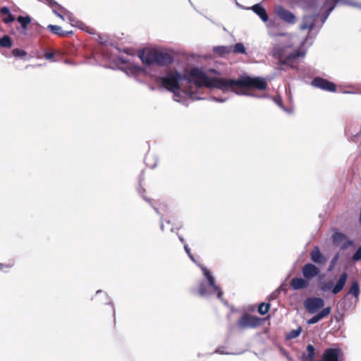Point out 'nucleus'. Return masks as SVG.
<instances>
[{"mask_svg": "<svg viewBox=\"0 0 361 361\" xmlns=\"http://www.w3.org/2000/svg\"><path fill=\"white\" fill-rule=\"evenodd\" d=\"M49 5L52 7V8L54 7H56L57 8H59V11L63 10V8L61 6H60L59 4H57L56 1L53 0H50Z\"/></svg>", "mask_w": 361, "mask_h": 361, "instance_id": "obj_37", "label": "nucleus"}, {"mask_svg": "<svg viewBox=\"0 0 361 361\" xmlns=\"http://www.w3.org/2000/svg\"><path fill=\"white\" fill-rule=\"evenodd\" d=\"M310 258L312 262L317 264H323L326 262V259L322 254L318 246H314L311 250Z\"/></svg>", "mask_w": 361, "mask_h": 361, "instance_id": "obj_14", "label": "nucleus"}, {"mask_svg": "<svg viewBox=\"0 0 361 361\" xmlns=\"http://www.w3.org/2000/svg\"><path fill=\"white\" fill-rule=\"evenodd\" d=\"M161 228L162 231H164V225L163 224H161Z\"/></svg>", "mask_w": 361, "mask_h": 361, "instance_id": "obj_43", "label": "nucleus"}, {"mask_svg": "<svg viewBox=\"0 0 361 361\" xmlns=\"http://www.w3.org/2000/svg\"><path fill=\"white\" fill-rule=\"evenodd\" d=\"M203 271H204V274L206 276V278L207 279V280L209 279V277L213 276L212 274H211V272L209 270H207V269H204Z\"/></svg>", "mask_w": 361, "mask_h": 361, "instance_id": "obj_40", "label": "nucleus"}, {"mask_svg": "<svg viewBox=\"0 0 361 361\" xmlns=\"http://www.w3.org/2000/svg\"><path fill=\"white\" fill-rule=\"evenodd\" d=\"M12 44L13 42L10 36L6 35L0 38V47L3 48H11Z\"/></svg>", "mask_w": 361, "mask_h": 361, "instance_id": "obj_25", "label": "nucleus"}, {"mask_svg": "<svg viewBox=\"0 0 361 361\" xmlns=\"http://www.w3.org/2000/svg\"><path fill=\"white\" fill-rule=\"evenodd\" d=\"M270 310V304L266 302H262L258 306V312L262 314H266Z\"/></svg>", "mask_w": 361, "mask_h": 361, "instance_id": "obj_27", "label": "nucleus"}, {"mask_svg": "<svg viewBox=\"0 0 361 361\" xmlns=\"http://www.w3.org/2000/svg\"><path fill=\"white\" fill-rule=\"evenodd\" d=\"M302 331V328L298 327L297 329L291 330L287 335V338L293 339L298 337Z\"/></svg>", "mask_w": 361, "mask_h": 361, "instance_id": "obj_29", "label": "nucleus"}, {"mask_svg": "<svg viewBox=\"0 0 361 361\" xmlns=\"http://www.w3.org/2000/svg\"><path fill=\"white\" fill-rule=\"evenodd\" d=\"M274 13L280 19L288 24L293 25L296 22L295 16L282 6H276Z\"/></svg>", "mask_w": 361, "mask_h": 361, "instance_id": "obj_8", "label": "nucleus"}, {"mask_svg": "<svg viewBox=\"0 0 361 361\" xmlns=\"http://www.w3.org/2000/svg\"><path fill=\"white\" fill-rule=\"evenodd\" d=\"M252 11L259 16V18L264 21L266 22L268 20V15L264 8H263L259 4H255L252 6Z\"/></svg>", "mask_w": 361, "mask_h": 361, "instance_id": "obj_20", "label": "nucleus"}, {"mask_svg": "<svg viewBox=\"0 0 361 361\" xmlns=\"http://www.w3.org/2000/svg\"><path fill=\"white\" fill-rule=\"evenodd\" d=\"M348 279V274L346 272H343L341 274L336 284L333 287V281H329L323 283L321 286V290L326 292L332 288L331 292L334 294H337L340 293L343 287L345 286L346 281Z\"/></svg>", "mask_w": 361, "mask_h": 361, "instance_id": "obj_6", "label": "nucleus"}, {"mask_svg": "<svg viewBox=\"0 0 361 361\" xmlns=\"http://www.w3.org/2000/svg\"><path fill=\"white\" fill-rule=\"evenodd\" d=\"M309 285V281L305 278L294 277L290 282V287L295 290L307 288Z\"/></svg>", "mask_w": 361, "mask_h": 361, "instance_id": "obj_12", "label": "nucleus"}, {"mask_svg": "<svg viewBox=\"0 0 361 361\" xmlns=\"http://www.w3.org/2000/svg\"><path fill=\"white\" fill-rule=\"evenodd\" d=\"M208 283H209V286H211L214 289V290L217 293L218 298L221 299L222 297L223 293H222L221 290L220 289V288L216 285L215 279H214V276L209 277Z\"/></svg>", "mask_w": 361, "mask_h": 361, "instance_id": "obj_23", "label": "nucleus"}, {"mask_svg": "<svg viewBox=\"0 0 361 361\" xmlns=\"http://www.w3.org/2000/svg\"><path fill=\"white\" fill-rule=\"evenodd\" d=\"M315 358V348L314 347L309 344L306 348V352L302 355L301 361H314Z\"/></svg>", "mask_w": 361, "mask_h": 361, "instance_id": "obj_17", "label": "nucleus"}, {"mask_svg": "<svg viewBox=\"0 0 361 361\" xmlns=\"http://www.w3.org/2000/svg\"><path fill=\"white\" fill-rule=\"evenodd\" d=\"M343 356L341 349L338 348H329L323 353L322 361H341Z\"/></svg>", "mask_w": 361, "mask_h": 361, "instance_id": "obj_10", "label": "nucleus"}, {"mask_svg": "<svg viewBox=\"0 0 361 361\" xmlns=\"http://www.w3.org/2000/svg\"><path fill=\"white\" fill-rule=\"evenodd\" d=\"M272 55L274 57L279 60V63L280 66H284V64H282V62L284 61V59L286 56L284 54V47L280 46L275 47L273 49Z\"/></svg>", "mask_w": 361, "mask_h": 361, "instance_id": "obj_19", "label": "nucleus"}, {"mask_svg": "<svg viewBox=\"0 0 361 361\" xmlns=\"http://www.w3.org/2000/svg\"><path fill=\"white\" fill-rule=\"evenodd\" d=\"M53 11L57 16H59V18H61L63 20V17L61 13H63L64 11V9L63 11H59V8H57L56 7H54Z\"/></svg>", "mask_w": 361, "mask_h": 361, "instance_id": "obj_38", "label": "nucleus"}, {"mask_svg": "<svg viewBox=\"0 0 361 361\" xmlns=\"http://www.w3.org/2000/svg\"><path fill=\"white\" fill-rule=\"evenodd\" d=\"M319 321H320V319L318 318V316L315 314L307 321V323L309 324H314L317 323Z\"/></svg>", "mask_w": 361, "mask_h": 361, "instance_id": "obj_36", "label": "nucleus"}, {"mask_svg": "<svg viewBox=\"0 0 361 361\" xmlns=\"http://www.w3.org/2000/svg\"><path fill=\"white\" fill-rule=\"evenodd\" d=\"M345 240V243H343L341 246V250H345L349 246L353 245L352 240H347V237L345 234L339 232H336L333 235V242L334 243H341L343 241Z\"/></svg>", "mask_w": 361, "mask_h": 361, "instance_id": "obj_13", "label": "nucleus"}, {"mask_svg": "<svg viewBox=\"0 0 361 361\" xmlns=\"http://www.w3.org/2000/svg\"><path fill=\"white\" fill-rule=\"evenodd\" d=\"M231 51L235 54H245V47L242 43H236L232 47Z\"/></svg>", "mask_w": 361, "mask_h": 361, "instance_id": "obj_26", "label": "nucleus"}, {"mask_svg": "<svg viewBox=\"0 0 361 361\" xmlns=\"http://www.w3.org/2000/svg\"><path fill=\"white\" fill-rule=\"evenodd\" d=\"M338 259H339V253H336L331 261V265H330L329 270H331L336 264Z\"/></svg>", "mask_w": 361, "mask_h": 361, "instance_id": "obj_34", "label": "nucleus"}, {"mask_svg": "<svg viewBox=\"0 0 361 361\" xmlns=\"http://www.w3.org/2000/svg\"><path fill=\"white\" fill-rule=\"evenodd\" d=\"M311 84L312 86L327 92H334L336 91V85L326 79L320 77L314 78Z\"/></svg>", "mask_w": 361, "mask_h": 361, "instance_id": "obj_9", "label": "nucleus"}, {"mask_svg": "<svg viewBox=\"0 0 361 361\" xmlns=\"http://www.w3.org/2000/svg\"><path fill=\"white\" fill-rule=\"evenodd\" d=\"M143 198H144V200H147V201H148V202H150V200H148V199H147L145 197H143Z\"/></svg>", "mask_w": 361, "mask_h": 361, "instance_id": "obj_44", "label": "nucleus"}, {"mask_svg": "<svg viewBox=\"0 0 361 361\" xmlns=\"http://www.w3.org/2000/svg\"><path fill=\"white\" fill-rule=\"evenodd\" d=\"M331 311V307H326L325 308H323L321 312H319L317 315L318 316V318L321 320L324 317H326Z\"/></svg>", "mask_w": 361, "mask_h": 361, "instance_id": "obj_32", "label": "nucleus"}, {"mask_svg": "<svg viewBox=\"0 0 361 361\" xmlns=\"http://www.w3.org/2000/svg\"><path fill=\"white\" fill-rule=\"evenodd\" d=\"M267 82L265 78L260 77L245 76L240 79H228V91L234 92L238 94H243V89H256L258 90H266L267 89ZM244 94H249L243 92Z\"/></svg>", "mask_w": 361, "mask_h": 361, "instance_id": "obj_1", "label": "nucleus"}, {"mask_svg": "<svg viewBox=\"0 0 361 361\" xmlns=\"http://www.w3.org/2000/svg\"><path fill=\"white\" fill-rule=\"evenodd\" d=\"M179 239H180V240L183 243H185V240H184V239H183V237L179 236Z\"/></svg>", "mask_w": 361, "mask_h": 361, "instance_id": "obj_41", "label": "nucleus"}, {"mask_svg": "<svg viewBox=\"0 0 361 361\" xmlns=\"http://www.w3.org/2000/svg\"><path fill=\"white\" fill-rule=\"evenodd\" d=\"M0 15L4 16L2 21L5 24H8L15 20V16L11 13L10 10L6 6H3L0 8Z\"/></svg>", "mask_w": 361, "mask_h": 361, "instance_id": "obj_18", "label": "nucleus"}, {"mask_svg": "<svg viewBox=\"0 0 361 361\" xmlns=\"http://www.w3.org/2000/svg\"><path fill=\"white\" fill-rule=\"evenodd\" d=\"M55 53L54 51L47 52L44 54V57L47 60H52L54 57Z\"/></svg>", "mask_w": 361, "mask_h": 361, "instance_id": "obj_39", "label": "nucleus"}, {"mask_svg": "<svg viewBox=\"0 0 361 361\" xmlns=\"http://www.w3.org/2000/svg\"><path fill=\"white\" fill-rule=\"evenodd\" d=\"M304 306L309 313L314 314L324 306V300L321 298H308L305 300Z\"/></svg>", "mask_w": 361, "mask_h": 361, "instance_id": "obj_7", "label": "nucleus"}, {"mask_svg": "<svg viewBox=\"0 0 361 361\" xmlns=\"http://www.w3.org/2000/svg\"><path fill=\"white\" fill-rule=\"evenodd\" d=\"M47 29L49 30L53 34L56 35L59 37H66L70 35H73V31H63L61 26L49 25Z\"/></svg>", "mask_w": 361, "mask_h": 361, "instance_id": "obj_16", "label": "nucleus"}, {"mask_svg": "<svg viewBox=\"0 0 361 361\" xmlns=\"http://www.w3.org/2000/svg\"><path fill=\"white\" fill-rule=\"evenodd\" d=\"M198 293L201 296H204L207 293V284L205 281H201L199 284Z\"/></svg>", "mask_w": 361, "mask_h": 361, "instance_id": "obj_30", "label": "nucleus"}, {"mask_svg": "<svg viewBox=\"0 0 361 361\" xmlns=\"http://www.w3.org/2000/svg\"><path fill=\"white\" fill-rule=\"evenodd\" d=\"M319 272V269L312 263H307L302 268V275L307 281L318 276Z\"/></svg>", "mask_w": 361, "mask_h": 361, "instance_id": "obj_11", "label": "nucleus"}, {"mask_svg": "<svg viewBox=\"0 0 361 361\" xmlns=\"http://www.w3.org/2000/svg\"><path fill=\"white\" fill-rule=\"evenodd\" d=\"M182 75L176 71L169 73L166 76L159 78L161 86L169 90V92H176L180 89V80Z\"/></svg>", "mask_w": 361, "mask_h": 361, "instance_id": "obj_4", "label": "nucleus"}, {"mask_svg": "<svg viewBox=\"0 0 361 361\" xmlns=\"http://www.w3.org/2000/svg\"><path fill=\"white\" fill-rule=\"evenodd\" d=\"M313 27V23L311 20L310 23L307 22V18H304V23L300 25V29L302 30L307 29H312Z\"/></svg>", "mask_w": 361, "mask_h": 361, "instance_id": "obj_33", "label": "nucleus"}, {"mask_svg": "<svg viewBox=\"0 0 361 361\" xmlns=\"http://www.w3.org/2000/svg\"><path fill=\"white\" fill-rule=\"evenodd\" d=\"M31 17L29 16H19L17 18V21L20 24L21 28L23 31L27 30L28 25L31 23Z\"/></svg>", "mask_w": 361, "mask_h": 361, "instance_id": "obj_21", "label": "nucleus"}, {"mask_svg": "<svg viewBox=\"0 0 361 361\" xmlns=\"http://www.w3.org/2000/svg\"><path fill=\"white\" fill-rule=\"evenodd\" d=\"M184 249H185L186 253L188 254V257L190 258V259H192L193 262H195V257L192 255L190 250L186 243L184 244Z\"/></svg>", "mask_w": 361, "mask_h": 361, "instance_id": "obj_35", "label": "nucleus"}, {"mask_svg": "<svg viewBox=\"0 0 361 361\" xmlns=\"http://www.w3.org/2000/svg\"><path fill=\"white\" fill-rule=\"evenodd\" d=\"M262 319L257 316L245 313L237 322V326L240 329H253L261 325Z\"/></svg>", "mask_w": 361, "mask_h": 361, "instance_id": "obj_5", "label": "nucleus"}, {"mask_svg": "<svg viewBox=\"0 0 361 361\" xmlns=\"http://www.w3.org/2000/svg\"><path fill=\"white\" fill-rule=\"evenodd\" d=\"M138 56L142 63L148 66H166L173 61V57L169 54L156 49L140 51L138 53Z\"/></svg>", "mask_w": 361, "mask_h": 361, "instance_id": "obj_3", "label": "nucleus"}, {"mask_svg": "<svg viewBox=\"0 0 361 361\" xmlns=\"http://www.w3.org/2000/svg\"><path fill=\"white\" fill-rule=\"evenodd\" d=\"M190 75L194 78L193 82L198 87H214L223 91H228V79L216 77L209 78L204 72L197 68L191 69Z\"/></svg>", "mask_w": 361, "mask_h": 361, "instance_id": "obj_2", "label": "nucleus"}, {"mask_svg": "<svg viewBox=\"0 0 361 361\" xmlns=\"http://www.w3.org/2000/svg\"><path fill=\"white\" fill-rule=\"evenodd\" d=\"M304 52H302L300 49H296L285 57L284 61L282 62V64H284V66L288 65L290 67L293 68V63L295 61V60H296L300 56H304Z\"/></svg>", "mask_w": 361, "mask_h": 361, "instance_id": "obj_15", "label": "nucleus"}, {"mask_svg": "<svg viewBox=\"0 0 361 361\" xmlns=\"http://www.w3.org/2000/svg\"><path fill=\"white\" fill-rule=\"evenodd\" d=\"M154 209L157 213H159L158 209L157 208L154 207Z\"/></svg>", "mask_w": 361, "mask_h": 361, "instance_id": "obj_45", "label": "nucleus"}, {"mask_svg": "<svg viewBox=\"0 0 361 361\" xmlns=\"http://www.w3.org/2000/svg\"><path fill=\"white\" fill-rule=\"evenodd\" d=\"M231 49L232 47L219 46L214 47V51L220 56H224L231 52Z\"/></svg>", "mask_w": 361, "mask_h": 361, "instance_id": "obj_24", "label": "nucleus"}, {"mask_svg": "<svg viewBox=\"0 0 361 361\" xmlns=\"http://www.w3.org/2000/svg\"><path fill=\"white\" fill-rule=\"evenodd\" d=\"M4 267L6 266L0 263V270L2 269Z\"/></svg>", "mask_w": 361, "mask_h": 361, "instance_id": "obj_42", "label": "nucleus"}, {"mask_svg": "<svg viewBox=\"0 0 361 361\" xmlns=\"http://www.w3.org/2000/svg\"><path fill=\"white\" fill-rule=\"evenodd\" d=\"M348 294L353 295L355 298H358L360 295V287L357 281H354L351 283Z\"/></svg>", "mask_w": 361, "mask_h": 361, "instance_id": "obj_22", "label": "nucleus"}, {"mask_svg": "<svg viewBox=\"0 0 361 361\" xmlns=\"http://www.w3.org/2000/svg\"><path fill=\"white\" fill-rule=\"evenodd\" d=\"M12 54L13 56H15L16 58H21V59L25 58L27 56V51H25L23 49H18V48L13 49Z\"/></svg>", "mask_w": 361, "mask_h": 361, "instance_id": "obj_28", "label": "nucleus"}, {"mask_svg": "<svg viewBox=\"0 0 361 361\" xmlns=\"http://www.w3.org/2000/svg\"><path fill=\"white\" fill-rule=\"evenodd\" d=\"M331 311V307H326L325 308H323L321 312H319L317 315L318 316V318L321 320L324 317H326Z\"/></svg>", "mask_w": 361, "mask_h": 361, "instance_id": "obj_31", "label": "nucleus"}]
</instances>
